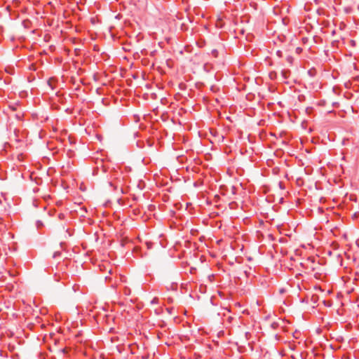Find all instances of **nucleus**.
Returning <instances> with one entry per match:
<instances>
[{
	"instance_id": "f257e3e1",
	"label": "nucleus",
	"mask_w": 359,
	"mask_h": 359,
	"mask_svg": "<svg viewBox=\"0 0 359 359\" xmlns=\"http://www.w3.org/2000/svg\"><path fill=\"white\" fill-rule=\"evenodd\" d=\"M172 24V21H169L168 23L165 19L161 18L159 25L161 27V32L166 34L170 31Z\"/></svg>"
},
{
	"instance_id": "f03ea898",
	"label": "nucleus",
	"mask_w": 359,
	"mask_h": 359,
	"mask_svg": "<svg viewBox=\"0 0 359 359\" xmlns=\"http://www.w3.org/2000/svg\"><path fill=\"white\" fill-rule=\"evenodd\" d=\"M158 244L161 245V246L163 248H165L168 244V241L167 239L164 237L163 234L158 235Z\"/></svg>"
},
{
	"instance_id": "7ed1b4c3",
	"label": "nucleus",
	"mask_w": 359,
	"mask_h": 359,
	"mask_svg": "<svg viewBox=\"0 0 359 359\" xmlns=\"http://www.w3.org/2000/svg\"><path fill=\"white\" fill-rule=\"evenodd\" d=\"M304 171L306 175H311L313 172V168L311 166H306L304 168Z\"/></svg>"
},
{
	"instance_id": "20e7f679",
	"label": "nucleus",
	"mask_w": 359,
	"mask_h": 359,
	"mask_svg": "<svg viewBox=\"0 0 359 359\" xmlns=\"http://www.w3.org/2000/svg\"><path fill=\"white\" fill-rule=\"evenodd\" d=\"M261 189L264 194H266L270 191V187L269 185L264 184L262 186Z\"/></svg>"
},
{
	"instance_id": "39448f33",
	"label": "nucleus",
	"mask_w": 359,
	"mask_h": 359,
	"mask_svg": "<svg viewBox=\"0 0 359 359\" xmlns=\"http://www.w3.org/2000/svg\"><path fill=\"white\" fill-rule=\"evenodd\" d=\"M266 165L269 166V167H271L274 165V159L273 158H266Z\"/></svg>"
},
{
	"instance_id": "423d86ee",
	"label": "nucleus",
	"mask_w": 359,
	"mask_h": 359,
	"mask_svg": "<svg viewBox=\"0 0 359 359\" xmlns=\"http://www.w3.org/2000/svg\"><path fill=\"white\" fill-rule=\"evenodd\" d=\"M244 169L242 168L241 167H238L236 168V173L240 176H242L244 174Z\"/></svg>"
},
{
	"instance_id": "0eeeda50",
	"label": "nucleus",
	"mask_w": 359,
	"mask_h": 359,
	"mask_svg": "<svg viewBox=\"0 0 359 359\" xmlns=\"http://www.w3.org/2000/svg\"><path fill=\"white\" fill-rule=\"evenodd\" d=\"M216 26L217 27H223L222 19L220 17H219L217 18V22H216Z\"/></svg>"
},
{
	"instance_id": "6e6552de",
	"label": "nucleus",
	"mask_w": 359,
	"mask_h": 359,
	"mask_svg": "<svg viewBox=\"0 0 359 359\" xmlns=\"http://www.w3.org/2000/svg\"><path fill=\"white\" fill-rule=\"evenodd\" d=\"M266 201L269 203H271L274 201V196L273 195H270V196H268L266 198Z\"/></svg>"
},
{
	"instance_id": "1a4fd4ad",
	"label": "nucleus",
	"mask_w": 359,
	"mask_h": 359,
	"mask_svg": "<svg viewBox=\"0 0 359 359\" xmlns=\"http://www.w3.org/2000/svg\"><path fill=\"white\" fill-rule=\"evenodd\" d=\"M318 300V295H316V294H313V295H312V297H311V301H312L314 304L317 303Z\"/></svg>"
},
{
	"instance_id": "9d476101",
	"label": "nucleus",
	"mask_w": 359,
	"mask_h": 359,
	"mask_svg": "<svg viewBox=\"0 0 359 359\" xmlns=\"http://www.w3.org/2000/svg\"><path fill=\"white\" fill-rule=\"evenodd\" d=\"M169 199H170V197H169V196H168V195H166V194H165L163 195V196H162V201H163V202H167V201H169Z\"/></svg>"
},
{
	"instance_id": "9b49d317",
	"label": "nucleus",
	"mask_w": 359,
	"mask_h": 359,
	"mask_svg": "<svg viewBox=\"0 0 359 359\" xmlns=\"http://www.w3.org/2000/svg\"><path fill=\"white\" fill-rule=\"evenodd\" d=\"M280 172V168L279 167H275L273 168V175H278Z\"/></svg>"
},
{
	"instance_id": "f8f14e48",
	"label": "nucleus",
	"mask_w": 359,
	"mask_h": 359,
	"mask_svg": "<svg viewBox=\"0 0 359 359\" xmlns=\"http://www.w3.org/2000/svg\"><path fill=\"white\" fill-rule=\"evenodd\" d=\"M354 358L355 359H359V351H355L354 352Z\"/></svg>"
},
{
	"instance_id": "ddd939ff",
	"label": "nucleus",
	"mask_w": 359,
	"mask_h": 359,
	"mask_svg": "<svg viewBox=\"0 0 359 359\" xmlns=\"http://www.w3.org/2000/svg\"><path fill=\"white\" fill-rule=\"evenodd\" d=\"M278 186H279V188L280 189H285V186H284V184H283V183L282 182H278Z\"/></svg>"
},
{
	"instance_id": "4468645a",
	"label": "nucleus",
	"mask_w": 359,
	"mask_h": 359,
	"mask_svg": "<svg viewBox=\"0 0 359 359\" xmlns=\"http://www.w3.org/2000/svg\"><path fill=\"white\" fill-rule=\"evenodd\" d=\"M300 302L301 303H306L307 304L309 302L308 298L301 299H300Z\"/></svg>"
},
{
	"instance_id": "2eb2a0df",
	"label": "nucleus",
	"mask_w": 359,
	"mask_h": 359,
	"mask_svg": "<svg viewBox=\"0 0 359 359\" xmlns=\"http://www.w3.org/2000/svg\"><path fill=\"white\" fill-rule=\"evenodd\" d=\"M146 245H147V248L149 249L151 248L153 243L151 242H147Z\"/></svg>"
},
{
	"instance_id": "dca6fc26",
	"label": "nucleus",
	"mask_w": 359,
	"mask_h": 359,
	"mask_svg": "<svg viewBox=\"0 0 359 359\" xmlns=\"http://www.w3.org/2000/svg\"><path fill=\"white\" fill-rule=\"evenodd\" d=\"M285 164L287 165V166H289V158H285V161H284Z\"/></svg>"
},
{
	"instance_id": "f3484780",
	"label": "nucleus",
	"mask_w": 359,
	"mask_h": 359,
	"mask_svg": "<svg viewBox=\"0 0 359 359\" xmlns=\"http://www.w3.org/2000/svg\"><path fill=\"white\" fill-rule=\"evenodd\" d=\"M164 325H165L164 321H161V322H160V321H158V327H162V326H163Z\"/></svg>"
},
{
	"instance_id": "a211bd4d",
	"label": "nucleus",
	"mask_w": 359,
	"mask_h": 359,
	"mask_svg": "<svg viewBox=\"0 0 359 359\" xmlns=\"http://www.w3.org/2000/svg\"><path fill=\"white\" fill-rule=\"evenodd\" d=\"M279 292H280V294H283L285 292V288H280Z\"/></svg>"
},
{
	"instance_id": "6ab92c4d",
	"label": "nucleus",
	"mask_w": 359,
	"mask_h": 359,
	"mask_svg": "<svg viewBox=\"0 0 359 359\" xmlns=\"http://www.w3.org/2000/svg\"><path fill=\"white\" fill-rule=\"evenodd\" d=\"M201 158H194V161H195L196 163H198V162H200V161H201Z\"/></svg>"
},
{
	"instance_id": "aec40b11",
	"label": "nucleus",
	"mask_w": 359,
	"mask_h": 359,
	"mask_svg": "<svg viewBox=\"0 0 359 359\" xmlns=\"http://www.w3.org/2000/svg\"><path fill=\"white\" fill-rule=\"evenodd\" d=\"M342 359H350L349 355H343Z\"/></svg>"
},
{
	"instance_id": "412c9836",
	"label": "nucleus",
	"mask_w": 359,
	"mask_h": 359,
	"mask_svg": "<svg viewBox=\"0 0 359 359\" xmlns=\"http://www.w3.org/2000/svg\"><path fill=\"white\" fill-rule=\"evenodd\" d=\"M161 118H162V121H165V120H166L165 116L164 114H163V115L161 116Z\"/></svg>"
},
{
	"instance_id": "4be33fe9",
	"label": "nucleus",
	"mask_w": 359,
	"mask_h": 359,
	"mask_svg": "<svg viewBox=\"0 0 359 359\" xmlns=\"http://www.w3.org/2000/svg\"><path fill=\"white\" fill-rule=\"evenodd\" d=\"M164 39H165L167 42H169L170 37H168V36H165Z\"/></svg>"
},
{
	"instance_id": "5701e85b",
	"label": "nucleus",
	"mask_w": 359,
	"mask_h": 359,
	"mask_svg": "<svg viewBox=\"0 0 359 359\" xmlns=\"http://www.w3.org/2000/svg\"><path fill=\"white\" fill-rule=\"evenodd\" d=\"M212 54H213L215 56H217V50H212Z\"/></svg>"
},
{
	"instance_id": "b1692460",
	"label": "nucleus",
	"mask_w": 359,
	"mask_h": 359,
	"mask_svg": "<svg viewBox=\"0 0 359 359\" xmlns=\"http://www.w3.org/2000/svg\"><path fill=\"white\" fill-rule=\"evenodd\" d=\"M356 245L359 248V239H357L355 241Z\"/></svg>"
},
{
	"instance_id": "393cba45",
	"label": "nucleus",
	"mask_w": 359,
	"mask_h": 359,
	"mask_svg": "<svg viewBox=\"0 0 359 359\" xmlns=\"http://www.w3.org/2000/svg\"><path fill=\"white\" fill-rule=\"evenodd\" d=\"M283 201H284L283 198H280V201H279V202H280V203H283Z\"/></svg>"
},
{
	"instance_id": "a878e982",
	"label": "nucleus",
	"mask_w": 359,
	"mask_h": 359,
	"mask_svg": "<svg viewBox=\"0 0 359 359\" xmlns=\"http://www.w3.org/2000/svg\"><path fill=\"white\" fill-rule=\"evenodd\" d=\"M247 259H248L249 262H251V261L252 260V257H248L247 258Z\"/></svg>"
},
{
	"instance_id": "bb28decb",
	"label": "nucleus",
	"mask_w": 359,
	"mask_h": 359,
	"mask_svg": "<svg viewBox=\"0 0 359 359\" xmlns=\"http://www.w3.org/2000/svg\"><path fill=\"white\" fill-rule=\"evenodd\" d=\"M148 144L149 146H151L154 144V141L152 142H150V140H149Z\"/></svg>"
},
{
	"instance_id": "cd10ccee",
	"label": "nucleus",
	"mask_w": 359,
	"mask_h": 359,
	"mask_svg": "<svg viewBox=\"0 0 359 359\" xmlns=\"http://www.w3.org/2000/svg\"><path fill=\"white\" fill-rule=\"evenodd\" d=\"M239 259L238 257H236V261L237 262H240V259Z\"/></svg>"
},
{
	"instance_id": "c85d7f7f",
	"label": "nucleus",
	"mask_w": 359,
	"mask_h": 359,
	"mask_svg": "<svg viewBox=\"0 0 359 359\" xmlns=\"http://www.w3.org/2000/svg\"><path fill=\"white\" fill-rule=\"evenodd\" d=\"M158 210L161 209V205L159 203H158Z\"/></svg>"
},
{
	"instance_id": "c756f323",
	"label": "nucleus",
	"mask_w": 359,
	"mask_h": 359,
	"mask_svg": "<svg viewBox=\"0 0 359 359\" xmlns=\"http://www.w3.org/2000/svg\"><path fill=\"white\" fill-rule=\"evenodd\" d=\"M248 334H250V333H249L248 332H245V335H246V337H247Z\"/></svg>"
},
{
	"instance_id": "7c9ffc66",
	"label": "nucleus",
	"mask_w": 359,
	"mask_h": 359,
	"mask_svg": "<svg viewBox=\"0 0 359 359\" xmlns=\"http://www.w3.org/2000/svg\"><path fill=\"white\" fill-rule=\"evenodd\" d=\"M161 346V345H158V353L160 352V346Z\"/></svg>"
},
{
	"instance_id": "2f4dec72",
	"label": "nucleus",
	"mask_w": 359,
	"mask_h": 359,
	"mask_svg": "<svg viewBox=\"0 0 359 359\" xmlns=\"http://www.w3.org/2000/svg\"><path fill=\"white\" fill-rule=\"evenodd\" d=\"M328 255H332V252H331V251H329V252H328Z\"/></svg>"
},
{
	"instance_id": "473e14b6",
	"label": "nucleus",
	"mask_w": 359,
	"mask_h": 359,
	"mask_svg": "<svg viewBox=\"0 0 359 359\" xmlns=\"http://www.w3.org/2000/svg\"><path fill=\"white\" fill-rule=\"evenodd\" d=\"M245 273L248 276L249 273H248L246 271H245Z\"/></svg>"
},
{
	"instance_id": "72a5a7b5",
	"label": "nucleus",
	"mask_w": 359,
	"mask_h": 359,
	"mask_svg": "<svg viewBox=\"0 0 359 359\" xmlns=\"http://www.w3.org/2000/svg\"><path fill=\"white\" fill-rule=\"evenodd\" d=\"M160 308L158 307V313L159 314L160 313Z\"/></svg>"
},
{
	"instance_id": "f704fd0d",
	"label": "nucleus",
	"mask_w": 359,
	"mask_h": 359,
	"mask_svg": "<svg viewBox=\"0 0 359 359\" xmlns=\"http://www.w3.org/2000/svg\"><path fill=\"white\" fill-rule=\"evenodd\" d=\"M182 156V155H180V156H177V157L180 158Z\"/></svg>"
}]
</instances>
